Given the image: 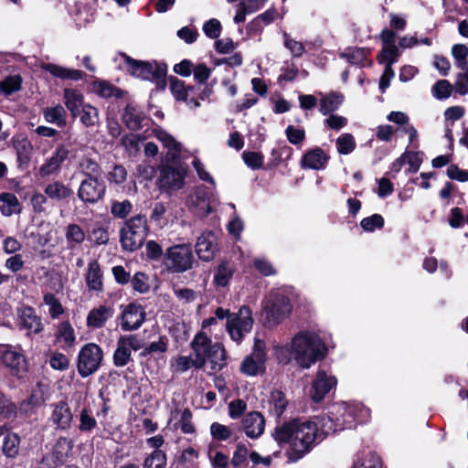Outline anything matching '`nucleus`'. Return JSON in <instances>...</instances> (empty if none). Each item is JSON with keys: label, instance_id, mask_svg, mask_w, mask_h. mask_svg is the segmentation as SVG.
I'll list each match as a JSON object with an SVG mask.
<instances>
[{"label": "nucleus", "instance_id": "obj_15", "mask_svg": "<svg viewBox=\"0 0 468 468\" xmlns=\"http://www.w3.org/2000/svg\"><path fill=\"white\" fill-rule=\"evenodd\" d=\"M266 361L265 344L256 339L252 353L246 356L240 365V370L248 376H256L263 370Z\"/></svg>", "mask_w": 468, "mask_h": 468}, {"label": "nucleus", "instance_id": "obj_63", "mask_svg": "<svg viewBox=\"0 0 468 468\" xmlns=\"http://www.w3.org/2000/svg\"><path fill=\"white\" fill-rule=\"evenodd\" d=\"M205 35L210 38H217L221 33L220 22L216 18H211L203 26Z\"/></svg>", "mask_w": 468, "mask_h": 468}, {"label": "nucleus", "instance_id": "obj_21", "mask_svg": "<svg viewBox=\"0 0 468 468\" xmlns=\"http://www.w3.org/2000/svg\"><path fill=\"white\" fill-rule=\"evenodd\" d=\"M113 308L109 305L101 304L93 307L87 314V327L92 330L102 328L113 316Z\"/></svg>", "mask_w": 468, "mask_h": 468}, {"label": "nucleus", "instance_id": "obj_25", "mask_svg": "<svg viewBox=\"0 0 468 468\" xmlns=\"http://www.w3.org/2000/svg\"><path fill=\"white\" fill-rule=\"evenodd\" d=\"M55 339L63 349L70 348L75 345V330L69 321H63L58 324Z\"/></svg>", "mask_w": 468, "mask_h": 468}, {"label": "nucleus", "instance_id": "obj_59", "mask_svg": "<svg viewBox=\"0 0 468 468\" xmlns=\"http://www.w3.org/2000/svg\"><path fill=\"white\" fill-rule=\"evenodd\" d=\"M16 413V405L6 397L0 395V415L5 419L10 420L15 418Z\"/></svg>", "mask_w": 468, "mask_h": 468}, {"label": "nucleus", "instance_id": "obj_32", "mask_svg": "<svg viewBox=\"0 0 468 468\" xmlns=\"http://www.w3.org/2000/svg\"><path fill=\"white\" fill-rule=\"evenodd\" d=\"M91 90L95 94L102 98L116 97L120 98L122 91L105 80H95L91 83Z\"/></svg>", "mask_w": 468, "mask_h": 468}, {"label": "nucleus", "instance_id": "obj_5", "mask_svg": "<svg viewBox=\"0 0 468 468\" xmlns=\"http://www.w3.org/2000/svg\"><path fill=\"white\" fill-rule=\"evenodd\" d=\"M195 261L189 243L176 244L166 249L164 264L172 273H182L190 270Z\"/></svg>", "mask_w": 468, "mask_h": 468}, {"label": "nucleus", "instance_id": "obj_12", "mask_svg": "<svg viewBox=\"0 0 468 468\" xmlns=\"http://www.w3.org/2000/svg\"><path fill=\"white\" fill-rule=\"evenodd\" d=\"M0 361L13 376L22 378L27 372V360L17 347L0 345Z\"/></svg>", "mask_w": 468, "mask_h": 468}, {"label": "nucleus", "instance_id": "obj_42", "mask_svg": "<svg viewBox=\"0 0 468 468\" xmlns=\"http://www.w3.org/2000/svg\"><path fill=\"white\" fill-rule=\"evenodd\" d=\"M335 146L339 154H349L356 149V146L355 137L348 133H343L336 138Z\"/></svg>", "mask_w": 468, "mask_h": 468}, {"label": "nucleus", "instance_id": "obj_57", "mask_svg": "<svg viewBox=\"0 0 468 468\" xmlns=\"http://www.w3.org/2000/svg\"><path fill=\"white\" fill-rule=\"evenodd\" d=\"M282 36L284 47L291 51L293 57H301L305 50L303 44L292 38L286 32Z\"/></svg>", "mask_w": 468, "mask_h": 468}, {"label": "nucleus", "instance_id": "obj_23", "mask_svg": "<svg viewBox=\"0 0 468 468\" xmlns=\"http://www.w3.org/2000/svg\"><path fill=\"white\" fill-rule=\"evenodd\" d=\"M242 426L248 437L257 439L264 431L265 420L260 412L253 411L245 416Z\"/></svg>", "mask_w": 468, "mask_h": 468}, {"label": "nucleus", "instance_id": "obj_2", "mask_svg": "<svg viewBox=\"0 0 468 468\" xmlns=\"http://www.w3.org/2000/svg\"><path fill=\"white\" fill-rule=\"evenodd\" d=\"M285 348L290 351L296 363L309 368L325 356L326 346L322 338L314 332L301 331L292 337Z\"/></svg>", "mask_w": 468, "mask_h": 468}, {"label": "nucleus", "instance_id": "obj_52", "mask_svg": "<svg viewBox=\"0 0 468 468\" xmlns=\"http://www.w3.org/2000/svg\"><path fill=\"white\" fill-rule=\"evenodd\" d=\"M143 138L134 133H129L122 137V144L130 154H136L140 151V144Z\"/></svg>", "mask_w": 468, "mask_h": 468}, {"label": "nucleus", "instance_id": "obj_10", "mask_svg": "<svg viewBox=\"0 0 468 468\" xmlns=\"http://www.w3.org/2000/svg\"><path fill=\"white\" fill-rule=\"evenodd\" d=\"M106 192V186L101 176H88L81 180L78 188V197L85 204H95L101 200Z\"/></svg>", "mask_w": 468, "mask_h": 468}, {"label": "nucleus", "instance_id": "obj_40", "mask_svg": "<svg viewBox=\"0 0 468 468\" xmlns=\"http://www.w3.org/2000/svg\"><path fill=\"white\" fill-rule=\"evenodd\" d=\"M20 438L16 433H7L3 441L2 451L7 458H15L19 452Z\"/></svg>", "mask_w": 468, "mask_h": 468}, {"label": "nucleus", "instance_id": "obj_48", "mask_svg": "<svg viewBox=\"0 0 468 468\" xmlns=\"http://www.w3.org/2000/svg\"><path fill=\"white\" fill-rule=\"evenodd\" d=\"M399 55L397 46H384L379 54L378 60L380 63H385L386 66L392 67L398 61Z\"/></svg>", "mask_w": 468, "mask_h": 468}, {"label": "nucleus", "instance_id": "obj_1", "mask_svg": "<svg viewBox=\"0 0 468 468\" xmlns=\"http://www.w3.org/2000/svg\"><path fill=\"white\" fill-rule=\"evenodd\" d=\"M278 444H288L287 456L290 462H297L309 452L318 440V427L311 420H292L277 426L272 432Z\"/></svg>", "mask_w": 468, "mask_h": 468}, {"label": "nucleus", "instance_id": "obj_38", "mask_svg": "<svg viewBox=\"0 0 468 468\" xmlns=\"http://www.w3.org/2000/svg\"><path fill=\"white\" fill-rule=\"evenodd\" d=\"M85 232L78 224H69L65 229V238L70 248L80 245L85 239Z\"/></svg>", "mask_w": 468, "mask_h": 468}, {"label": "nucleus", "instance_id": "obj_16", "mask_svg": "<svg viewBox=\"0 0 468 468\" xmlns=\"http://www.w3.org/2000/svg\"><path fill=\"white\" fill-rule=\"evenodd\" d=\"M17 325L20 330H26L28 335H37L44 329L41 317L31 306L27 305L17 309Z\"/></svg>", "mask_w": 468, "mask_h": 468}, {"label": "nucleus", "instance_id": "obj_50", "mask_svg": "<svg viewBox=\"0 0 468 468\" xmlns=\"http://www.w3.org/2000/svg\"><path fill=\"white\" fill-rule=\"evenodd\" d=\"M452 90V85L447 80H441L432 86L431 93L438 100H445L451 96Z\"/></svg>", "mask_w": 468, "mask_h": 468}, {"label": "nucleus", "instance_id": "obj_49", "mask_svg": "<svg viewBox=\"0 0 468 468\" xmlns=\"http://www.w3.org/2000/svg\"><path fill=\"white\" fill-rule=\"evenodd\" d=\"M175 426L186 434H192L195 432V426L192 422V412L190 410L185 409L180 412V419Z\"/></svg>", "mask_w": 468, "mask_h": 468}, {"label": "nucleus", "instance_id": "obj_28", "mask_svg": "<svg viewBox=\"0 0 468 468\" xmlns=\"http://www.w3.org/2000/svg\"><path fill=\"white\" fill-rule=\"evenodd\" d=\"M44 192L48 197L55 201L67 200L73 195V190L60 181H54L48 184Z\"/></svg>", "mask_w": 468, "mask_h": 468}, {"label": "nucleus", "instance_id": "obj_14", "mask_svg": "<svg viewBox=\"0 0 468 468\" xmlns=\"http://www.w3.org/2000/svg\"><path fill=\"white\" fill-rule=\"evenodd\" d=\"M48 423L57 431H66L71 427L73 413L66 400H59L49 405Z\"/></svg>", "mask_w": 468, "mask_h": 468}, {"label": "nucleus", "instance_id": "obj_22", "mask_svg": "<svg viewBox=\"0 0 468 468\" xmlns=\"http://www.w3.org/2000/svg\"><path fill=\"white\" fill-rule=\"evenodd\" d=\"M84 278L86 285L90 291L96 292L103 291V273L97 260H91L89 261Z\"/></svg>", "mask_w": 468, "mask_h": 468}, {"label": "nucleus", "instance_id": "obj_26", "mask_svg": "<svg viewBox=\"0 0 468 468\" xmlns=\"http://www.w3.org/2000/svg\"><path fill=\"white\" fill-rule=\"evenodd\" d=\"M328 160V156L321 148H315L306 152L301 161L303 168L314 170L323 169Z\"/></svg>", "mask_w": 468, "mask_h": 468}, {"label": "nucleus", "instance_id": "obj_17", "mask_svg": "<svg viewBox=\"0 0 468 468\" xmlns=\"http://www.w3.org/2000/svg\"><path fill=\"white\" fill-rule=\"evenodd\" d=\"M185 184V174L179 168L170 165H163L160 169V176L157 185L164 191H176Z\"/></svg>", "mask_w": 468, "mask_h": 468}, {"label": "nucleus", "instance_id": "obj_35", "mask_svg": "<svg viewBox=\"0 0 468 468\" xmlns=\"http://www.w3.org/2000/svg\"><path fill=\"white\" fill-rule=\"evenodd\" d=\"M78 169L82 175L85 176V177L101 176L100 165L86 154H84L82 157L78 161Z\"/></svg>", "mask_w": 468, "mask_h": 468}, {"label": "nucleus", "instance_id": "obj_33", "mask_svg": "<svg viewBox=\"0 0 468 468\" xmlns=\"http://www.w3.org/2000/svg\"><path fill=\"white\" fill-rule=\"evenodd\" d=\"M46 122L55 123L58 127H64L67 123V112L63 106L58 104L54 107H48L43 111Z\"/></svg>", "mask_w": 468, "mask_h": 468}, {"label": "nucleus", "instance_id": "obj_45", "mask_svg": "<svg viewBox=\"0 0 468 468\" xmlns=\"http://www.w3.org/2000/svg\"><path fill=\"white\" fill-rule=\"evenodd\" d=\"M131 350L123 341L119 338L117 341V348L113 354V363L116 367H124L131 360Z\"/></svg>", "mask_w": 468, "mask_h": 468}, {"label": "nucleus", "instance_id": "obj_54", "mask_svg": "<svg viewBox=\"0 0 468 468\" xmlns=\"http://www.w3.org/2000/svg\"><path fill=\"white\" fill-rule=\"evenodd\" d=\"M452 55L455 60V66L464 69L467 66L468 48L463 44H456L452 48Z\"/></svg>", "mask_w": 468, "mask_h": 468}, {"label": "nucleus", "instance_id": "obj_29", "mask_svg": "<svg viewBox=\"0 0 468 468\" xmlns=\"http://www.w3.org/2000/svg\"><path fill=\"white\" fill-rule=\"evenodd\" d=\"M144 120V112L135 105L128 104L122 114V121L125 125L131 130H138L143 124Z\"/></svg>", "mask_w": 468, "mask_h": 468}, {"label": "nucleus", "instance_id": "obj_44", "mask_svg": "<svg viewBox=\"0 0 468 468\" xmlns=\"http://www.w3.org/2000/svg\"><path fill=\"white\" fill-rule=\"evenodd\" d=\"M232 275L233 268L228 262H222L215 271L214 283L217 286L225 287L229 284Z\"/></svg>", "mask_w": 468, "mask_h": 468}, {"label": "nucleus", "instance_id": "obj_9", "mask_svg": "<svg viewBox=\"0 0 468 468\" xmlns=\"http://www.w3.org/2000/svg\"><path fill=\"white\" fill-rule=\"evenodd\" d=\"M103 357L101 348L93 343L86 344L79 352L78 356V372L87 378L93 374L101 366Z\"/></svg>", "mask_w": 468, "mask_h": 468}, {"label": "nucleus", "instance_id": "obj_11", "mask_svg": "<svg viewBox=\"0 0 468 468\" xmlns=\"http://www.w3.org/2000/svg\"><path fill=\"white\" fill-rule=\"evenodd\" d=\"M190 346L194 353V357L187 356H179L171 360V367L175 372L184 373L191 367L203 368L204 358L202 354L204 353L203 340L196 339V335L190 343Z\"/></svg>", "mask_w": 468, "mask_h": 468}, {"label": "nucleus", "instance_id": "obj_58", "mask_svg": "<svg viewBox=\"0 0 468 468\" xmlns=\"http://www.w3.org/2000/svg\"><path fill=\"white\" fill-rule=\"evenodd\" d=\"M134 291L145 293L150 290L149 279L144 272H136L131 280Z\"/></svg>", "mask_w": 468, "mask_h": 468}, {"label": "nucleus", "instance_id": "obj_61", "mask_svg": "<svg viewBox=\"0 0 468 468\" xmlns=\"http://www.w3.org/2000/svg\"><path fill=\"white\" fill-rule=\"evenodd\" d=\"M210 433L217 440L226 441L231 437L232 431L226 425L213 422L210 426Z\"/></svg>", "mask_w": 468, "mask_h": 468}, {"label": "nucleus", "instance_id": "obj_60", "mask_svg": "<svg viewBox=\"0 0 468 468\" xmlns=\"http://www.w3.org/2000/svg\"><path fill=\"white\" fill-rule=\"evenodd\" d=\"M276 11L273 8L268 9L263 14L258 16L254 20L249 24V29H258L261 24L268 25L275 18Z\"/></svg>", "mask_w": 468, "mask_h": 468}, {"label": "nucleus", "instance_id": "obj_13", "mask_svg": "<svg viewBox=\"0 0 468 468\" xmlns=\"http://www.w3.org/2000/svg\"><path fill=\"white\" fill-rule=\"evenodd\" d=\"M266 318L271 324H277L282 321L292 311L290 300L280 293L270 295L264 305Z\"/></svg>", "mask_w": 468, "mask_h": 468}, {"label": "nucleus", "instance_id": "obj_24", "mask_svg": "<svg viewBox=\"0 0 468 468\" xmlns=\"http://www.w3.org/2000/svg\"><path fill=\"white\" fill-rule=\"evenodd\" d=\"M16 153V160L19 167L27 166L29 164L33 152V145L30 141L23 135L12 139Z\"/></svg>", "mask_w": 468, "mask_h": 468}, {"label": "nucleus", "instance_id": "obj_27", "mask_svg": "<svg viewBox=\"0 0 468 468\" xmlns=\"http://www.w3.org/2000/svg\"><path fill=\"white\" fill-rule=\"evenodd\" d=\"M63 99L67 109L70 112L73 118L80 114V109L86 104L84 103L83 94L73 89H65Z\"/></svg>", "mask_w": 468, "mask_h": 468}, {"label": "nucleus", "instance_id": "obj_53", "mask_svg": "<svg viewBox=\"0 0 468 468\" xmlns=\"http://www.w3.org/2000/svg\"><path fill=\"white\" fill-rule=\"evenodd\" d=\"M97 426V421L92 415L90 410L84 408L80 412V431H89Z\"/></svg>", "mask_w": 468, "mask_h": 468}, {"label": "nucleus", "instance_id": "obj_3", "mask_svg": "<svg viewBox=\"0 0 468 468\" xmlns=\"http://www.w3.org/2000/svg\"><path fill=\"white\" fill-rule=\"evenodd\" d=\"M215 317L217 320L228 317L227 330L230 338L238 344L242 341L244 335L248 334L253 325L251 311L246 306H242L237 314H229V310L218 307L215 311Z\"/></svg>", "mask_w": 468, "mask_h": 468}, {"label": "nucleus", "instance_id": "obj_64", "mask_svg": "<svg viewBox=\"0 0 468 468\" xmlns=\"http://www.w3.org/2000/svg\"><path fill=\"white\" fill-rule=\"evenodd\" d=\"M173 292L178 301L184 304L194 302L197 296L196 292L189 288H179L177 286H174Z\"/></svg>", "mask_w": 468, "mask_h": 468}, {"label": "nucleus", "instance_id": "obj_7", "mask_svg": "<svg viewBox=\"0 0 468 468\" xmlns=\"http://www.w3.org/2000/svg\"><path fill=\"white\" fill-rule=\"evenodd\" d=\"M78 150L84 152L87 146L80 144ZM77 149L73 147V143L58 144L52 154L39 167V175L42 177L57 174L60 171L62 164L71 155L75 157Z\"/></svg>", "mask_w": 468, "mask_h": 468}, {"label": "nucleus", "instance_id": "obj_37", "mask_svg": "<svg viewBox=\"0 0 468 468\" xmlns=\"http://www.w3.org/2000/svg\"><path fill=\"white\" fill-rule=\"evenodd\" d=\"M44 69L48 71L50 74L57 78H60L63 80H79L82 78L83 73L78 69H66L55 64H48L44 67Z\"/></svg>", "mask_w": 468, "mask_h": 468}, {"label": "nucleus", "instance_id": "obj_34", "mask_svg": "<svg viewBox=\"0 0 468 468\" xmlns=\"http://www.w3.org/2000/svg\"><path fill=\"white\" fill-rule=\"evenodd\" d=\"M0 202H2L1 211L5 217L18 214L21 211L20 203L17 197L12 193L0 194Z\"/></svg>", "mask_w": 468, "mask_h": 468}, {"label": "nucleus", "instance_id": "obj_20", "mask_svg": "<svg viewBox=\"0 0 468 468\" xmlns=\"http://www.w3.org/2000/svg\"><path fill=\"white\" fill-rule=\"evenodd\" d=\"M336 378L334 376H328L325 371L319 370L312 386L311 398L315 402L321 401L336 386Z\"/></svg>", "mask_w": 468, "mask_h": 468}, {"label": "nucleus", "instance_id": "obj_62", "mask_svg": "<svg viewBox=\"0 0 468 468\" xmlns=\"http://www.w3.org/2000/svg\"><path fill=\"white\" fill-rule=\"evenodd\" d=\"M21 88V78L19 76H11L0 83V89L5 94H11L19 90Z\"/></svg>", "mask_w": 468, "mask_h": 468}, {"label": "nucleus", "instance_id": "obj_4", "mask_svg": "<svg viewBox=\"0 0 468 468\" xmlns=\"http://www.w3.org/2000/svg\"><path fill=\"white\" fill-rule=\"evenodd\" d=\"M148 225L144 216H135L127 220L120 230V241L124 250L134 251L141 248L147 237Z\"/></svg>", "mask_w": 468, "mask_h": 468}, {"label": "nucleus", "instance_id": "obj_6", "mask_svg": "<svg viewBox=\"0 0 468 468\" xmlns=\"http://www.w3.org/2000/svg\"><path fill=\"white\" fill-rule=\"evenodd\" d=\"M121 58L127 67V71L131 75L156 82L157 84L164 82V79L166 74L165 65L158 64L156 62L136 60L126 54H122Z\"/></svg>", "mask_w": 468, "mask_h": 468}, {"label": "nucleus", "instance_id": "obj_56", "mask_svg": "<svg viewBox=\"0 0 468 468\" xmlns=\"http://www.w3.org/2000/svg\"><path fill=\"white\" fill-rule=\"evenodd\" d=\"M132 203L128 200L113 201L111 206V213L119 218H126L132 211Z\"/></svg>", "mask_w": 468, "mask_h": 468}, {"label": "nucleus", "instance_id": "obj_19", "mask_svg": "<svg viewBox=\"0 0 468 468\" xmlns=\"http://www.w3.org/2000/svg\"><path fill=\"white\" fill-rule=\"evenodd\" d=\"M218 239L214 232L204 231L197 239L196 252L200 260H212L218 250Z\"/></svg>", "mask_w": 468, "mask_h": 468}, {"label": "nucleus", "instance_id": "obj_55", "mask_svg": "<svg viewBox=\"0 0 468 468\" xmlns=\"http://www.w3.org/2000/svg\"><path fill=\"white\" fill-rule=\"evenodd\" d=\"M361 228L367 232H373L376 229H380L384 226V218L379 214H374L370 217L365 218L360 222Z\"/></svg>", "mask_w": 468, "mask_h": 468}, {"label": "nucleus", "instance_id": "obj_36", "mask_svg": "<svg viewBox=\"0 0 468 468\" xmlns=\"http://www.w3.org/2000/svg\"><path fill=\"white\" fill-rule=\"evenodd\" d=\"M343 412L346 415H350L354 418L355 422L364 421L368 415V410L364 408L361 404H350L345 403L336 406V413Z\"/></svg>", "mask_w": 468, "mask_h": 468}, {"label": "nucleus", "instance_id": "obj_31", "mask_svg": "<svg viewBox=\"0 0 468 468\" xmlns=\"http://www.w3.org/2000/svg\"><path fill=\"white\" fill-rule=\"evenodd\" d=\"M71 450L72 442L70 440L66 437L58 438L52 452L55 463L58 465L64 463L67 461Z\"/></svg>", "mask_w": 468, "mask_h": 468}, {"label": "nucleus", "instance_id": "obj_18", "mask_svg": "<svg viewBox=\"0 0 468 468\" xmlns=\"http://www.w3.org/2000/svg\"><path fill=\"white\" fill-rule=\"evenodd\" d=\"M144 318V308L139 304L130 303L122 311L121 326L124 331L136 330L142 325Z\"/></svg>", "mask_w": 468, "mask_h": 468}, {"label": "nucleus", "instance_id": "obj_8", "mask_svg": "<svg viewBox=\"0 0 468 468\" xmlns=\"http://www.w3.org/2000/svg\"><path fill=\"white\" fill-rule=\"evenodd\" d=\"M196 339L203 340L204 366L208 365L211 373L220 371L227 364V354L224 346L220 343H212L211 339L204 332H198Z\"/></svg>", "mask_w": 468, "mask_h": 468}, {"label": "nucleus", "instance_id": "obj_51", "mask_svg": "<svg viewBox=\"0 0 468 468\" xmlns=\"http://www.w3.org/2000/svg\"><path fill=\"white\" fill-rule=\"evenodd\" d=\"M43 300L45 304L48 306V314L51 318L57 319L64 313L62 304L54 294L47 293L44 295Z\"/></svg>", "mask_w": 468, "mask_h": 468}, {"label": "nucleus", "instance_id": "obj_30", "mask_svg": "<svg viewBox=\"0 0 468 468\" xmlns=\"http://www.w3.org/2000/svg\"><path fill=\"white\" fill-rule=\"evenodd\" d=\"M338 422H340V419L331 413L327 416L322 417L318 423H316L318 427V440H323L325 436L339 431L340 429L337 425Z\"/></svg>", "mask_w": 468, "mask_h": 468}, {"label": "nucleus", "instance_id": "obj_43", "mask_svg": "<svg viewBox=\"0 0 468 468\" xmlns=\"http://www.w3.org/2000/svg\"><path fill=\"white\" fill-rule=\"evenodd\" d=\"M80 121L86 127H91L99 122V111L92 105L86 103L80 109V114L78 115Z\"/></svg>", "mask_w": 468, "mask_h": 468}, {"label": "nucleus", "instance_id": "obj_47", "mask_svg": "<svg viewBox=\"0 0 468 468\" xmlns=\"http://www.w3.org/2000/svg\"><path fill=\"white\" fill-rule=\"evenodd\" d=\"M170 90L176 101L187 100V92L192 90V86H186L183 80L172 78Z\"/></svg>", "mask_w": 468, "mask_h": 468}, {"label": "nucleus", "instance_id": "obj_39", "mask_svg": "<svg viewBox=\"0 0 468 468\" xmlns=\"http://www.w3.org/2000/svg\"><path fill=\"white\" fill-rule=\"evenodd\" d=\"M343 102L342 95L330 93L324 95L320 100V112L324 115L336 111Z\"/></svg>", "mask_w": 468, "mask_h": 468}, {"label": "nucleus", "instance_id": "obj_41", "mask_svg": "<svg viewBox=\"0 0 468 468\" xmlns=\"http://www.w3.org/2000/svg\"><path fill=\"white\" fill-rule=\"evenodd\" d=\"M154 134L155 137L162 142L164 146L168 149V154H170L172 158H175L180 152V144L163 130H155Z\"/></svg>", "mask_w": 468, "mask_h": 468}, {"label": "nucleus", "instance_id": "obj_46", "mask_svg": "<svg viewBox=\"0 0 468 468\" xmlns=\"http://www.w3.org/2000/svg\"><path fill=\"white\" fill-rule=\"evenodd\" d=\"M166 454L161 450H154L143 463V468H165Z\"/></svg>", "mask_w": 468, "mask_h": 468}]
</instances>
